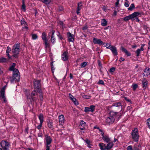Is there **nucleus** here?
Returning <instances> with one entry per match:
<instances>
[{"mask_svg": "<svg viewBox=\"0 0 150 150\" xmlns=\"http://www.w3.org/2000/svg\"><path fill=\"white\" fill-rule=\"evenodd\" d=\"M110 49L112 51V53L114 56L117 55V50L115 46H111Z\"/></svg>", "mask_w": 150, "mask_h": 150, "instance_id": "obj_12", "label": "nucleus"}, {"mask_svg": "<svg viewBox=\"0 0 150 150\" xmlns=\"http://www.w3.org/2000/svg\"><path fill=\"white\" fill-rule=\"evenodd\" d=\"M54 33L55 31L54 30H52L51 32L49 33L48 36H50L51 34V42L53 44L55 43L56 42V39L54 37Z\"/></svg>", "mask_w": 150, "mask_h": 150, "instance_id": "obj_10", "label": "nucleus"}, {"mask_svg": "<svg viewBox=\"0 0 150 150\" xmlns=\"http://www.w3.org/2000/svg\"><path fill=\"white\" fill-rule=\"evenodd\" d=\"M21 24L23 26V30H27L28 29V27L27 26V24L26 22L24 20H22L21 21Z\"/></svg>", "mask_w": 150, "mask_h": 150, "instance_id": "obj_15", "label": "nucleus"}, {"mask_svg": "<svg viewBox=\"0 0 150 150\" xmlns=\"http://www.w3.org/2000/svg\"><path fill=\"white\" fill-rule=\"evenodd\" d=\"M142 13L138 12H135L132 14L133 18H136L138 16H140Z\"/></svg>", "mask_w": 150, "mask_h": 150, "instance_id": "obj_18", "label": "nucleus"}, {"mask_svg": "<svg viewBox=\"0 0 150 150\" xmlns=\"http://www.w3.org/2000/svg\"><path fill=\"white\" fill-rule=\"evenodd\" d=\"M69 96L71 100L74 98V96L71 93L69 94Z\"/></svg>", "mask_w": 150, "mask_h": 150, "instance_id": "obj_60", "label": "nucleus"}, {"mask_svg": "<svg viewBox=\"0 0 150 150\" xmlns=\"http://www.w3.org/2000/svg\"><path fill=\"white\" fill-rule=\"evenodd\" d=\"M122 103L120 102H117L115 103L112 104V106H115L118 107H121V109L122 108Z\"/></svg>", "mask_w": 150, "mask_h": 150, "instance_id": "obj_22", "label": "nucleus"}, {"mask_svg": "<svg viewBox=\"0 0 150 150\" xmlns=\"http://www.w3.org/2000/svg\"><path fill=\"white\" fill-rule=\"evenodd\" d=\"M84 111L86 112H91L89 107H85Z\"/></svg>", "mask_w": 150, "mask_h": 150, "instance_id": "obj_38", "label": "nucleus"}, {"mask_svg": "<svg viewBox=\"0 0 150 150\" xmlns=\"http://www.w3.org/2000/svg\"><path fill=\"white\" fill-rule=\"evenodd\" d=\"M130 19H132V20H134L132 14L129 16H127L124 18V20L126 21H128Z\"/></svg>", "mask_w": 150, "mask_h": 150, "instance_id": "obj_19", "label": "nucleus"}, {"mask_svg": "<svg viewBox=\"0 0 150 150\" xmlns=\"http://www.w3.org/2000/svg\"><path fill=\"white\" fill-rule=\"evenodd\" d=\"M16 66V64L15 63H13L12 64L11 66L10 67L9 69V70L10 71H13L15 69H14V67Z\"/></svg>", "mask_w": 150, "mask_h": 150, "instance_id": "obj_29", "label": "nucleus"}, {"mask_svg": "<svg viewBox=\"0 0 150 150\" xmlns=\"http://www.w3.org/2000/svg\"><path fill=\"white\" fill-rule=\"evenodd\" d=\"M141 50H140L139 49H138L136 51V54H137V55H136V56L137 57H138L139 56V54L140 53V52H141Z\"/></svg>", "mask_w": 150, "mask_h": 150, "instance_id": "obj_40", "label": "nucleus"}, {"mask_svg": "<svg viewBox=\"0 0 150 150\" xmlns=\"http://www.w3.org/2000/svg\"><path fill=\"white\" fill-rule=\"evenodd\" d=\"M115 70V68L114 67H112L110 69L109 72L110 73H113Z\"/></svg>", "mask_w": 150, "mask_h": 150, "instance_id": "obj_46", "label": "nucleus"}, {"mask_svg": "<svg viewBox=\"0 0 150 150\" xmlns=\"http://www.w3.org/2000/svg\"><path fill=\"white\" fill-rule=\"evenodd\" d=\"M34 89L35 90L39 93L41 92V89H40V84L39 80H34Z\"/></svg>", "mask_w": 150, "mask_h": 150, "instance_id": "obj_8", "label": "nucleus"}, {"mask_svg": "<svg viewBox=\"0 0 150 150\" xmlns=\"http://www.w3.org/2000/svg\"><path fill=\"white\" fill-rule=\"evenodd\" d=\"M98 84L104 85V82L102 80H100L99 81V82H98Z\"/></svg>", "mask_w": 150, "mask_h": 150, "instance_id": "obj_51", "label": "nucleus"}, {"mask_svg": "<svg viewBox=\"0 0 150 150\" xmlns=\"http://www.w3.org/2000/svg\"><path fill=\"white\" fill-rule=\"evenodd\" d=\"M11 49L10 47L9 46H8L7 47V49L6 50V54L7 56L8 57L9 59L11 58V57L9 55V53L10 51H11Z\"/></svg>", "mask_w": 150, "mask_h": 150, "instance_id": "obj_20", "label": "nucleus"}, {"mask_svg": "<svg viewBox=\"0 0 150 150\" xmlns=\"http://www.w3.org/2000/svg\"><path fill=\"white\" fill-rule=\"evenodd\" d=\"M51 70L52 71V72H54L53 71L54 70V67L53 66V62H52L51 63Z\"/></svg>", "mask_w": 150, "mask_h": 150, "instance_id": "obj_49", "label": "nucleus"}, {"mask_svg": "<svg viewBox=\"0 0 150 150\" xmlns=\"http://www.w3.org/2000/svg\"><path fill=\"white\" fill-rule=\"evenodd\" d=\"M117 112H115L113 111H111L110 112V116L107 117L106 120V123L109 125L112 124L115 121V118L116 116Z\"/></svg>", "mask_w": 150, "mask_h": 150, "instance_id": "obj_1", "label": "nucleus"}, {"mask_svg": "<svg viewBox=\"0 0 150 150\" xmlns=\"http://www.w3.org/2000/svg\"><path fill=\"white\" fill-rule=\"evenodd\" d=\"M142 83L143 85V87H145L147 84V80L145 79H144L143 81H142Z\"/></svg>", "mask_w": 150, "mask_h": 150, "instance_id": "obj_30", "label": "nucleus"}, {"mask_svg": "<svg viewBox=\"0 0 150 150\" xmlns=\"http://www.w3.org/2000/svg\"><path fill=\"white\" fill-rule=\"evenodd\" d=\"M125 6L126 7H128L129 6V1L125 2L124 4Z\"/></svg>", "mask_w": 150, "mask_h": 150, "instance_id": "obj_41", "label": "nucleus"}, {"mask_svg": "<svg viewBox=\"0 0 150 150\" xmlns=\"http://www.w3.org/2000/svg\"><path fill=\"white\" fill-rule=\"evenodd\" d=\"M82 6L81 2H80L78 3V7L76 10V13L77 14H79V11L81 8Z\"/></svg>", "mask_w": 150, "mask_h": 150, "instance_id": "obj_21", "label": "nucleus"}, {"mask_svg": "<svg viewBox=\"0 0 150 150\" xmlns=\"http://www.w3.org/2000/svg\"><path fill=\"white\" fill-rule=\"evenodd\" d=\"M111 46H112L110 43H107L106 44V45L105 46L107 49H110Z\"/></svg>", "mask_w": 150, "mask_h": 150, "instance_id": "obj_43", "label": "nucleus"}, {"mask_svg": "<svg viewBox=\"0 0 150 150\" xmlns=\"http://www.w3.org/2000/svg\"><path fill=\"white\" fill-rule=\"evenodd\" d=\"M121 50L123 52L125 53L127 51V50L126 49H125V48H124V47H121Z\"/></svg>", "mask_w": 150, "mask_h": 150, "instance_id": "obj_50", "label": "nucleus"}, {"mask_svg": "<svg viewBox=\"0 0 150 150\" xmlns=\"http://www.w3.org/2000/svg\"><path fill=\"white\" fill-rule=\"evenodd\" d=\"M42 124V123H40V125L37 126V128L38 129H41Z\"/></svg>", "mask_w": 150, "mask_h": 150, "instance_id": "obj_53", "label": "nucleus"}, {"mask_svg": "<svg viewBox=\"0 0 150 150\" xmlns=\"http://www.w3.org/2000/svg\"><path fill=\"white\" fill-rule=\"evenodd\" d=\"M6 87V85L4 86L1 89L0 92V99H3L5 103L6 102V98L4 96L5 90Z\"/></svg>", "mask_w": 150, "mask_h": 150, "instance_id": "obj_9", "label": "nucleus"}, {"mask_svg": "<svg viewBox=\"0 0 150 150\" xmlns=\"http://www.w3.org/2000/svg\"><path fill=\"white\" fill-rule=\"evenodd\" d=\"M101 24L103 26H105L107 24V21L105 19H103L101 21Z\"/></svg>", "mask_w": 150, "mask_h": 150, "instance_id": "obj_24", "label": "nucleus"}, {"mask_svg": "<svg viewBox=\"0 0 150 150\" xmlns=\"http://www.w3.org/2000/svg\"><path fill=\"white\" fill-rule=\"evenodd\" d=\"M12 79H11V81L12 82L13 81L18 82L19 81L20 76L18 70L15 69L13 71V76Z\"/></svg>", "mask_w": 150, "mask_h": 150, "instance_id": "obj_5", "label": "nucleus"}, {"mask_svg": "<svg viewBox=\"0 0 150 150\" xmlns=\"http://www.w3.org/2000/svg\"><path fill=\"white\" fill-rule=\"evenodd\" d=\"M146 122H147V125H148V126H150V118L148 119L147 120Z\"/></svg>", "mask_w": 150, "mask_h": 150, "instance_id": "obj_52", "label": "nucleus"}, {"mask_svg": "<svg viewBox=\"0 0 150 150\" xmlns=\"http://www.w3.org/2000/svg\"><path fill=\"white\" fill-rule=\"evenodd\" d=\"M7 59L4 57H1L0 58V62H6Z\"/></svg>", "mask_w": 150, "mask_h": 150, "instance_id": "obj_36", "label": "nucleus"}, {"mask_svg": "<svg viewBox=\"0 0 150 150\" xmlns=\"http://www.w3.org/2000/svg\"><path fill=\"white\" fill-rule=\"evenodd\" d=\"M86 122L83 120H81L80 122V125L84 127L85 125Z\"/></svg>", "mask_w": 150, "mask_h": 150, "instance_id": "obj_44", "label": "nucleus"}, {"mask_svg": "<svg viewBox=\"0 0 150 150\" xmlns=\"http://www.w3.org/2000/svg\"><path fill=\"white\" fill-rule=\"evenodd\" d=\"M51 1V0H43L42 2L46 5L49 4Z\"/></svg>", "mask_w": 150, "mask_h": 150, "instance_id": "obj_34", "label": "nucleus"}, {"mask_svg": "<svg viewBox=\"0 0 150 150\" xmlns=\"http://www.w3.org/2000/svg\"><path fill=\"white\" fill-rule=\"evenodd\" d=\"M37 95V93L36 92L35 90H34L31 93V96H32V97L33 96H35L36 95Z\"/></svg>", "mask_w": 150, "mask_h": 150, "instance_id": "obj_47", "label": "nucleus"}, {"mask_svg": "<svg viewBox=\"0 0 150 150\" xmlns=\"http://www.w3.org/2000/svg\"><path fill=\"white\" fill-rule=\"evenodd\" d=\"M32 39L34 40H36L38 38V36L36 34H32Z\"/></svg>", "mask_w": 150, "mask_h": 150, "instance_id": "obj_33", "label": "nucleus"}, {"mask_svg": "<svg viewBox=\"0 0 150 150\" xmlns=\"http://www.w3.org/2000/svg\"><path fill=\"white\" fill-rule=\"evenodd\" d=\"M40 93V99L41 101H42L43 99V96L42 94H40V93H42V92H41Z\"/></svg>", "mask_w": 150, "mask_h": 150, "instance_id": "obj_55", "label": "nucleus"}, {"mask_svg": "<svg viewBox=\"0 0 150 150\" xmlns=\"http://www.w3.org/2000/svg\"><path fill=\"white\" fill-rule=\"evenodd\" d=\"M76 105H77L79 104V103L78 101L76 99V100L74 101V102H73Z\"/></svg>", "mask_w": 150, "mask_h": 150, "instance_id": "obj_61", "label": "nucleus"}, {"mask_svg": "<svg viewBox=\"0 0 150 150\" xmlns=\"http://www.w3.org/2000/svg\"><path fill=\"white\" fill-rule=\"evenodd\" d=\"M67 35L69 42H73L74 41L75 36L73 34L68 32L67 33Z\"/></svg>", "mask_w": 150, "mask_h": 150, "instance_id": "obj_11", "label": "nucleus"}, {"mask_svg": "<svg viewBox=\"0 0 150 150\" xmlns=\"http://www.w3.org/2000/svg\"><path fill=\"white\" fill-rule=\"evenodd\" d=\"M89 107L90 109L91 112H93L95 110V106L93 105H90Z\"/></svg>", "mask_w": 150, "mask_h": 150, "instance_id": "obj_32", "label": "nucleus"}, {"mask_svg": "<svg viewBox=\"0 0 150 150\" xmlns=\"http://www.w3.org/2000/svg\"><path fill=\"white\" fill-rule=\"evenodd\" d=\"M62 59L64 61H66L68 59V52H64L62 55Z\"/></svg>", "mask_w": 150, "mask_h": 150, "instance_id": "obj_17", "label": "nucleus"}, {"mask_svg": "<svg viewBox=\"0 0 150 150\" xmlns=\"http://www.w3.org/2000/svg\"><path fill=\"white\" fill-rule=\"evenodd\" d=\"M38 118L40 121V123L42 124L44 120V117L42 113L40 114L38 116Z\"/></svg>", "mask_w": 150, "mask_h": 150, "instance_id": "obj_25", "label": "nucleus"}, {"mask_svg": "<svg viewBox=\"0 0 150 150\" xmlns=\"http://www.w3.org/2000/svg\"><path fill=\"white\" fill-rule=\"evenodd\" d=\"M45 45V47L47 48H50V44L48 42V40L44 41Z\"/></svg>", "mask_w": 150, "mask_h": 150, "instance_id": "obj_27", "label": "nucleus"}, {"mask_svg": "<svg viewBox=\"0 0 150 150\" xmlns=\"http://www.w3.org/2000/svg\"><path fill=\"white\" fill-rule=\"evenodd\" d=\"M59 124L62 125L64 122V117L63 115H61L59 116Z\"/></svg>", "mask_w": 150, "mask_h": 150, "instance_id": "obj_14", "label": "nucleus"}, {"mask_svg": "<svg viewBox=\"0 0 150 150\" xmlns=\"http://www.w3.org/2000/svg\"><path fill=\"white\" fill-rule=\"evenodd\" d=\"M87 62H83L81 64V67L83 68L84 67L87 65Z\"/></svg>", "mask_w": 150, "mask_h": 150, "instance_id": "obj_37", "label": "nucleus"}, {"mask_svg": "<svg viewBox=\"0 0 150 150\" xmlns=\"http://www.w3.org/2000/svg\"><path fill=\"white\" fill-rule=\"evenodd\" d=\"M10 146L8 142L4 140L0 142V150H9Z\"/></svg>", "mask_w": 150, "mask_h": 150, "instance_id": "obj_3", "label": "nucleus"}, {"mask_svg": "<svg viewBox=\"0 0 150 150\" xmlns=\"http://www.w3.org/2000/svg\"><path fill=\"white\" fill-rule=\"evenodd\" d=\"M81 96L82 97L86 99H89L90 98V96L87 95H85L84 94H82Z\"/></svg>", "mask_w": 150, "mask_h": 150, "instance_id": "obj_31", "label": "nucleus"}, {"mask_svg": "<svg viewBox=\"0 0 150 150\" xmlns=\"http://www.w3.org/2000/svg\"><path fill=\"white\" fill-rule=\"evenodd\" d=\"M87 145V146L89 148H91V145L90 144L91 142L88 139H86L84 141Z\"/></svg>", "mask_w": 150, "mask_h": 150, "instance_id": "obj_28", "label": "nucleus"}, {"mask_svg": "<svg viewBox=\"0 0 150 150\" xmlns=\"http://www.w3.org/2000/svg\"><path fill=\"white\" fill-rule=\"evenodd\" d=\"M98 132L100 133L101 134L102 137L105 136L104 133L103 132L102 130L101 129H99Z\"/></svg>", "mask_w": 150, "mask_h": 150, "instance_id": "obj_48", "label": "nucleus"}, {"mask_svg": "<svg viewBox=\"0 0 150 150\" xmlns=\"http://www.w3.org/2000/svg\"><path fill=\"white\" fill-rule=\"evenodd\" d=\"M127 55V56H129L131 55V54L127 51L125 53Z\"/></svg>", "mask_w": 150, "mask_h": 150, "instance_id": "obj_59", "label": "nucleus"}, {"mask_svg": "<svg viewBox=\"0 0 150 150\" xmlns=\"http://www.w3.org/2000/svg\"><path fill=\"white\" fill-rule=\"evenodd\" d=\"M119 0H117V2L115 3V6L117 7L119 4Z\"/></svg>", "mask_w": 150, "mask_h": 150, "instance_id": "obj_58", "label": "nucleus"}, {"mask_svg": "<svg viewBox=\"0 0 150 150\" xmlns=\"http://www.w3.org/2000/svg\"><path fill=\"white\" fill-rule=\"evenodd\" d=\"M133 150H139V149L138 147H134V148Z\"/></svg>", "mask_w": 150, "mask_h": 150, "instance_id": "obj_64", "label": "nucleus"}, {"mask_svg": "<svg viewBox=\"0 0 150 150\" xmlns=\"http://www.w3.org/2000/svg\"><path fill=\"white\" fill-rule=\"evenodd\" d=\"M88 27L87 25L84 26L83 28L82 29L84 30H86L88 28Z\"/></svg>", "mask_w": 150, "mask_h": 150, "instance_id": "obj_56", "label": "nucleus"}, {"mask_svg": "<svg viewBox=\"0 0 150 150\" xmlns=\"http://www.w3.org/2000/svg\"><path fill=\"white\" fill-rule=\"evenodd\" d=\"M41 37L44 41L48 40L47 38V35L45 32L42 33Z\"/></svg>", "mask_w": 150, "mask_h": 150, "instance_id": "obj_26", "label": "nucleus"}, {"mask_svg": "<svg viewBox=\"0 0 150 150\" xmlns=\"http://www.w3.org/2000/svg\"><path fill=\"white\" fill-rule=\"evenodd\" d=\"M48 126L50 128H52V122H49L48 123Z\"/></svg>", "mask_w": 150, "mask_h": 150, "instance_id": "obj_39", "label": "nucleus"}, {"mask_svg": "<svg viewBox=\"0 0 150 150\" xmlns=\"http://www.w3.org/2000/svg\"><path fill=\"white\" fill-rule=\"evenodd\" d=\"M148 50H150V40L149 41L148 45Z\"/></svg>", "mask_w": 150, "mask_h": 150, "instance_id": "obj_62", "label": "nucleus"}, {"mask_svg": "<svg viewBox=\"0 0 150 150\" xmlns=\"http://www.w3.org/2000/svg\"><path fill=\"white\" fill-rule=\"evenodd\" d=\"M20 51V44H15L13 46V48L12 50L13 54V56L15 58L17 57Z\"/></svg>", "mask_w": 150, "mask_h": 150, "instance_id": "obj_2", "label": "nucleus"}, {"mask_svg": "<svg viewBox=\"0 0 150 150\" xmlns=\"http://www.w3.org/2000/svg\"><path fill=\"white\" fill-rule=\"evenodd\" d=\"M113 145V144L112 142L109 143L106 146L103 143L99 144V146L101 150H109L112 148Z\"/></svg>", "mask_w": 150, "mask_h": 150, "instance_id": "obj_6", "label": "nucleus"}, {"mask_svg": "<svg viewBox=\"0 0 150 150\" xmlns=\"http://www.w3.org/2000/svg\"><path fill=\"white\" fill-rule=\"evenodd\" d=\"M45 144L46 147L45 150H50V148L51 146L50 144L52 142V139L50 136L47 135H45Z\"/></svg>", "mask_w": 150, "mask_h": 150, "instance_id": "obj_4", "label": "nucleus"}, {"mask_svg": "<svg viewBox=\"0 0 150 150\" xmlns=\"http://www.w3.org/2000/svg\"><path fill=\"white\" fill-rule=\"evenodd\" d=\"M58 23L61 25L62 27L63 26V23L62 21H59L58 22Z\"/></svg>", "mask_w": 150, "mask_h": 150, "instance_id": "obj_57", "label": "nucleus"}, {"mask_svg": "<svg viewBox=\"0 0 150 150\" xmlns=\"http://www.w3.org/2000/svg\"><path fill=\"white\" fill-rule=\"evenodd\" d=\"M127 150H133L132 147L131 145H129L127 147Z\"/></svg>", "mask_w": 150, "mask_h": 150, "instance_id": "obj_54", "label": "nucleus"}, {"mask_svg": "<svg viewBox=\"0 0 150 150\" xmlns=\"http://www.w3.org/2000/svg\"><path fill=\"white\" fill-rule=\"evenodd\" d=\"M133 90L135 91L137 88V85L136 84H134L132 86Z\"/></svg>", "mask_w": 150, "mask_h": 150, "instance_id": "obj_42", "label": "nucleus"}, {"mask_svg": "<svg viewBox=\"0 0 150 150\" xmlns=\"http://www.w3.org/2000/svg\"><path fill=\"white\" fill-rule=\"evenodd\" d=\"M93 42L94 44L98 45H102L103 43V41L100 39L95 38H94L93 39Z\"/></svg>", "mask_w": 150, "mask_h": 150, "instance_id": "obj_13", "label": "nucleus"}, {"mask_svg": "<svg viewBox=\"0 0 150 150\" xmlns=\"http://www.w3.org/2000/svg\"><path fill=\"white\" fill-rule=\"evenodd\" d=\"M150 74V69L149 68H146L144 69L143 73L144 76H147Z\"/></svg>", "mask_w": 150, "mask_h": 150, "instance_id": "obj_16", "label": "nucleus"}, {"mask_svg": "<svg viewBox=\"0 0 150 150\" xmlns=\"http://www.w3.org/2000/svg\"><path fill=\"white\" fill-rule=\"evenodd\" d=\"M102 138L103 140L106 143H108L110 141V139L109 138V137L107 135H105L103 137H102Z\"/></svg>", "mask_w": 150, "mask_h": 150, "instance_id": "obj_23", "label": "nucleus"}, {"mask_svg": "<svg viewBox=\"0 0 150 150\" xmlns=\"http://www.w3.org/2000/svg\"><path fill=\"white\" fill-rule=\"evenodd\" d=\"M134 8V4H132L128 8V10L130 11H132L133 9Z\"/></svg>", "mask_w": 150, "mask_h": 150, "instance_id": "obj_35", "label": "nucleus"}, {"mask_svg": "<svg viewBox=\"0 0 150 150\" xmlns=\"http://www.w3.org/2000/svg\"><path fill=\"white\" fill-rule=\"evenodd\" d=\"M22 8L24 10V11H25V6L23 1V4L22 6Z\"/></svg>", "mask_w": 150, "mask_h": 150, "instance_id": "obj_45", "label": "nucleus"}, {"mask_svg": "<svg viewBox=\"0 0 150 150\" xmlns=\"http://www.w3.org/2000/svg\"><path fill=\"white\" fill-rule=\"evenodd\" d=\"M103 10L105 12H106V11L107 10V8L105 7V6H104L102 8Z\"/></svg>", "mask_w": 150, "mask_h": 150, "instance_id": "obj_63", "label": "nucleus"}, {"mask_svg": "<svg viewBox=\"0 0 150 150\" xmlns=\"http://www.w3.org/2000/svg\"><path fill=\"white\" fill-rule=\"evenodd\" d=\"M139 137L138 129L137 128H135L132 130V138L135 142H137L139 140Z\"/></svg>", "mask_w": 150, "mask_h": 150, "instance_id": "obj_7", "label": "nucleus"}]
</instances>
